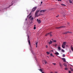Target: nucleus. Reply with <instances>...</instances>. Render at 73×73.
<instances>
[{
    "label": "nucleus",
    "instance_id": "12",
    "mask_svg": "<svg viewBox=\"0 0 73 73\" xmlns=\"http://www.w3.org/2000/svg\"><path fill=\"white\" fill-rule=\"evenodd\" d=\"M66 42H64L63 43V45L65 46V45H66Z\"/></svg>",
    "mask_w": 73,
    "mask_h": 73
},
{
    "label": "nucleus",
    "instance_id": "4",
    "mask_svg": "<svg viewBox=\"0 0 73 73\" xmlns=\"http://www.w3.org/2000/svg\"><path fill=\"white\" fill-rule=\"evenodd\" d=\"M36 21H37L39 23V24H40V23H41V20H38V19H36Z\"/></svg>",
    "mask_w": 73,
    "mask_h": 73
},
{
    "label": "nucleus",
    "instance_id": "45",
    "mask_svg": "<svg viewBox=\"0 0 73 73\" xmlns=\"http://www.w3.org/2000/svg\"><path fill=\"white\" fill-rule=\"evenodd\" d=\"M41 4H42V2H41Z\"/></svg>",
    "mask_w": 73,
    "mask_h": 73
},
{
    "label": "nucleus",
    "instance_id": "20",
    "mask_svg": "<svg viewBox=\"0 0 73 73\" xmlns=\"http://www.w3.org/2000/svg\"><path fill=\"white\" fill-rule=\"evenodd\" d=\"M70 69L71 71H72V72H73V69H72L71 67H70Z\"/></svg>",
    "mask_w": 73,
    "mask_h": 73
},
{
    "label": "nucleus",
    "instance_id": "35",
    "mask_svg": "<svg viewBox=\"0 0 73 73\" xmlns=\"http://www.w3.org/2000/svg\"><path fill=\"white\" fill-rule=\"evenodd\" d=\"M62 56H63V57H65V54H63V55Z\"/></svg>",
    "mask_w": 73,
    "mask_h": 73
},
{
    "label": "nucleus",
    "instance_id": "19",
    "mask_svg": "<svg viewBox=\"0 0 73 73\" xmlns=\"http://www.w3.org/2000/svg\"><path fill=\"white\" fill-rule=\"evenodd\" d=\"M44 61V62H45V64H47V63H48L46 61H45V60H44V61Z\"/></svg>",
    "mask_w": 73,
    "mask_h": 73
},
{
    "label": "nucleus",
    "instance_id": "52",
    "mask_svg": "<svg viewBox=\"0 0 73 73\" xmlns=\"http://www.w3.org/2000/svg\"><path fill=\"white\" fill-rule=\"evenodd\" d=\"M50 73H53L52 72H50Z\"/></svg>",
    "mask_w": 73,
    "mask_h": 73
},
{
    "label": "nucleus",
    "instance_id": "9",
    "mask_svg": "<svg viewBox=\"0 0 73 73\" xmlns=\"http://www.w3.org/2000/svg\"><path fill=\"white\" fill-rule=\"evenodd\" d=\"M49 35H50V37H52V36H53L52 34V32H50L49 33Z\"/></svg>",
    "mask_w": 73,
    "mask_h": 73
},
{
    "label": "nucleus",
    "instance_id": "21",
    "mask_svg": "<svg viewBox=\"0 0 73 73\" xmlns=\"http://www.w3.org/2000/svg\"><path fill=\"white\" fill-rule=\"evenodd\" d=\"M49 35V33H47L45 35V36H48V35Z\"/></svg>",
    "mask_w": 73,
    "mask_h": 73
},
{
    "label": "nucleus",
    "instance_id": "37",
    "mask_svg": "<svg viewBox=\"0 0 73 73\" xmlns=\"http://www.w3.org/2000/svg\"><path fill=\"white\" fill-rule=\"evenodd\" d=\"M37 44H38V42H37L36 43V45H37Z\"/></svg>",
    "mask_w": 73,
    "mask_h": 73
},
{
    "label": "nucleus",
    "instance_id": "8",
    "mask_svg": "<svg viewBox=\"0 0 73 73\" xmlns=\"http://www.w3.org/2000/svg\"><path fill=\"white\" fill-rule=\"evenodd\" d=\"M71 32H69V31H68V32H65L64 33V34H67V33H71Z\"/></svg>",
    "mask_w": 73,
    "mask_h": 73
},
{
    "label": "nucleus",
    "instance_id": "39",
    "mask_svg": "<svg viewBox=\"0 0 73 73\" xmlns=\"http://www.w3.org/2000/svg\"><path fill=\"white\" fill-rule=\"evenodd\" d=\"M42 12V10H41V11H40V12Z\"/></svg>",
    "mask_w": 73,
    "mask_h": 73
},
{
    "label": "nucleus",
    "instance_id": "51",
    "mask_svg": "<svg viewBox=\"0 0 73 73\" xmlns=\"http://www.w3.org/2000/svg\"><path fill=\"white\" fill-rule=\"evenodd\" d=\"M52 40H53V39H52Z\"/></svg>",
    "mask_w": 73,
    "mask_h": 73
},
{
    "label": "nucleus",
    "instance_id": "6",
    "mask_svg": "<svg viewBox=\"0 0 73 73\" xmlns=\"http://www.w3.org/2000/svg\"><path fill=\"white\" fill-rule=\"evenodd\" d=\"M53 42V41L50 40V42H48V44L49 45H50V44H52V43Z\"/></svg>",
    "mask_w": 73,
    "mask_h": 73
},
{
    "label": "nucleus",
    "instance_id": "22",
    "mask_svg": "<svg viewBox=\"0 0 73 73\" xmlns=\"http://www.w3.org/2000/svg\"><path fill=\"white\" fill-rule=\"evenodd\" d=\"M52 65H56V63H52Z\"/></svg>",
    "mask_w": 73,
    "mask_h": 73
},
{
    "label": "nucleus",
    "instance_id": "49",
    "mask_svg": "<svg viewBox=\"0 0 73 73\" xmlns=\"http://www.w3.org/2000/svg\"><path fill=\"white\" fill-rule=\"evenodd\" d=\"M52 57H54V56H53V55H52Z\"/></svg>",
    "mask_w": 73,
    "mask_h": 73
},
{
    "label": "nucleus",
    "instance_id": "5",
    "mask_svg": "<svg viewBox=\"0 0 73 73\" xmlns=\"http://www.w3.org/2000/svg\"><path fill=\"white\" fill-rule=\"evenodd\" d=\"M65 26H60V27H57L56 29H60V28H65Z\"/></svg>",
    "mask_w": 73,
    "mask_h": 73
},
{
    "label": "nucleus",
    "instance_id": "54",
    "mask_svg": "<svg viewBox=\"0 0 73 73\" xmlns=\"http://www.w3.org/2000/svg\"><path fill=\"white\" fill-rule=\"evenodd\" d=\"M72 66H73L72 65Z\"/></svg>",
    "mask_w": 73,
    "mask_h": 73
},
{
    "label": "nucleus",
    "instance_id": "47",
    "mask_svg": "<svg viewBox=\"0 0 73 73\" xmlns=\"http://www.w3.org/2000/svg\"><path fill=\"white\" fill-rule=\"evenodd\" d=\"M62 0H60V1H61Z\"/></svg>",
    "mask_w": 73,
    "mask_h": 73
},
{
    "label": "nucleus",
    "instance_id": "46",
    "mask_svg": "<svg viewBox=\"0 0 73 73\" xmlns=\"http://www.w3.org/2000/svg\"><path fill=\"white\" fill-rule=\"evenodd\" d=\"M36 48H37V45H36Z\"/></svg>",
    "mask_w": 73,
    "mask_h": 73
},
{
    "label": "nucleus",
    "instance_id": "32",
    "mask_svg": "<svg viewBox=\"0 0 73 73\" xmlns=\"http://www.w3.org/2000/svg\"><path fill=\"white\" fill-rule=\"evenodd\" d=\"M50 56H53V55L52 54V53H51V54H50Z\"/></svg>",
    "mask_w": 73,
    "mask_h": 73
},
{
    "label": "nucleus",
    "instance_id": "28",
    "mask_svg": "<svg viewBox=\"0 0 73 73\" xmlns=\"http://www.w3.org/2000/svg\"><path fill=\"white\" fill-rule=\"evenodd\" d=\"M53 41L54 42H57V41H56V40H53Z\"/></svg>",
    "mask_w": 73,
    "mask_h": 73
},
{
    "label": "nucleus",
    "instance_id": "27",
    "mask_svg": "<svg viewBox=\"0 0 73 73\" xmlns=\"http://www.w3.org/2000/svg\"><path fill=\"white\" fill-rule=\"evenodd\" d=\"M65 69L66 70H68V68H67V67H66L65 68Z\"/></svg>",
    "mask_w": 73,
    "mask_h": 73
},
{
    "label": "nucleus",
    "instance_id": "16",
    "mask_svg": "<svg viewBox=\"0 0 73 73\" xmlns=\"http://www.w3.org/2000/svg\"><path fill=\"white\" fill-rule=\"evenodd\" d=\"M71 49L72 51H73V47H72V46H71Z\"/></svg>",
    "mask_w": 73,
    "mask_h": 73
},
{
    "label": "nucleus",
    "instance_id": "31",
    "mask_svg": "<svg viewBox=\"0 0 73 73\" xmlns=\"http://www.w3.org/2000/svg\"><path fill=\"white\" fill-rule=\"evenodd\" d=\"M31 13H30V15H28V16H27V17H29V16H30V15H31Z\"/></svg>",
    "mask_w": 73,
    "mask_h": 73
},
{
    "label": "nucleus",
    "instance_id": "50",
    "mask_svg": "<svg viewBox=\"0 0 73 73\" xmlns=\"http://www.w3.org/2000/svg\"><path fill=\"white\" fill-rule=\"evenodd\" d=\"M55 73H57V72H55Z\"/></svg>",
    "mask_w": 73,
    "mask_h": 73
},
{
    "label": "nucleus",
    "instance_id": "26",
    "mask_svg": "<svg viewBox=\"0 0 73 73\" xmlns=\"http://www.w3.org/2000/svg\"><path fill=\"white\" fill-rule=\"evenodd\" d=\"M46 53H47V54H50V52H46Z\"/></svg>",
    "mask_w": 73,
    "mask_h": 73
},
{
    "label": "nucleus",
    "instance_id": "10",
    "mask_svg": "<svg viewBox=\"0 0 73 73\" xmlns=\"http://www.w3.org/2000/svg\"><path fill=\"white\" fill-rule=\"evenodd\" d=\"M62 48H65V46L62 44Z\"/></svg>",
    "mask_w": 73,
    "mask_h": 73
},
{
    "label": "nucleus",
    "instance_id": "48",
    "mask_svg": "<svg viewBox=\"0 0 73 73\" xmlns=\"http://www.w3.org/2000/svg\"><path fill=\"white\" fill-rule=\"evenodd\" d=\"M42 73H44V72H42Z\"/></svg>",
    "mask_w": 73,
    "mask_h": 73
},
{
    "label": "nucleus",
    "instance_id": "23",
    "mask_svg": "<svg viewBox=\"0 0 73 73\" xmlns=\"http://www.w3.org/2000/svg\"><path fill=\"white\" fill-rule=\"evenodd\" d=\"M61 51L62 52H65V51H64L63 49H62Z\"/></svg>",
    "mask_w": 73,
    "mask_h": 73
},
{
    "label": "nucleus",
    "instance_id": "24",
    "mask_svg": "<svg viewBox=\"0 0 73 73\" xmlns=\"http://www.w3.org/2000/svg\"><path fill=\"white\" fill-rule=\"evenodd\" d=\"M36 29V25H34V29Z\"/></svg>",
    "mask_w": 73,
    "mask_h": 73
},
{
    "label": "nucleus",
    "instance_id": "40",
    "mask_svg": "<svg viewBox=\"0 0 73 73\" xmlns=\"http://www.w3.org/2000/svg\"><path fill=\"white\" fill-rule=\"evenodd\" d=\"M46 48H48V46H46Z\"/></svg>",
    "mask_w": 73,
    "mask_h": 73
},
{
    "label": "nucleus",
    "instance_id": "42",
    "mask_svg": "<svg viewBox=\"0 0 73 73\" xmlns=\"http://www.w3.org/2000/svg\"><path fill=\"white\" fill-rule=\"evenodd\" d=\"M13 5V4H12L11 5ZM11 5H10V7H11Z\"/></svg>",
    "mask_w": 73,
    "mask_h": 73
},
{
    "label": "nucleus",
    "instance_id": "41",
    "mask_svg": "<svg viewBox=\"0 0 73 73\" xmlns=\"http://www.w3.org/2000/svg\"><path fill=\"white\" fill-rule=\"evenodd\" d=\"M47 57L48 58H49V56H47Z\"/></svg>",
    "mask_w": 73,
    "mask_h": 73
},
{
    "label": "nucleus",
    "instance_id": "17",
    "mask_svg": "<svg viewBox=\"0 0 73 73\" xmlns=\"http://www.w3.org/2000/svg\"><path fill=\"white\" fill-rule=\"evenodd\" d=\"M61 5H62V6H63V7H66V5H65L64 4H61Z\"/></svg>",
    "mask_w": 73,
    "mask_h": 73
},
{
    "label": "nucleus",
    "instance_id": "36",
    "mask_svg": "<svg viewBox=\"0 0 73 73\" xmlns=\"http://www.w3.org/2000/svg\"><path fill=\"white\" fill-rule=\"evenodd\" d=\"M68 73H71V71H69Z\"/></svg>",
    "mask_w": 73,
    "mask_h": 73
},
{
    "label": "nucleus",
    "instance_id": "34",
    "mask_svg": "<svg viewBox=\"0 0 73 73\" xmlns=\"http://www.w3.org/2000/svg\"><path fill=\"white\" fill-rule=\"evenodd\" d=\"M44 61V60H43L42 61V62L43 64H44V63H45V62Z\"/></svg>",
    "mask_w": 73,
    "mask_h": 73
},
{
    "label": "nucleus",
    "instance_id": "14",
    "mask_svg": "<svg viewBox=\"0 0 73 73\" xmlns=\"http://www.w3.org/2000/svg\"><path fill=\"white\" fill-rule=\"evenodd\" d=\"M58 49L59 50H61V47H58Z\"/></svg>",
    "mask_w": 73,
    "mask_h": 73
},
{
    "label": "nucleus",
    "instance_id": "11",
    "mask_svg": "<svg viewBox=\"0 0 73 73\" xmlns=\"http://www.w3.org/2000/svg\"><path fill=\"white\" fill-rule=\"evenodd\" d=\"M59 65H60V67H62V64H61V62H59Z\"/></svg>",
    "mask_w": 73,
    "mask_h": 73
},
{
    "label": "nucleus",
    "instance_id": "18",
    "mask_svg": "<svg viewBox=\"0 0 73 73\" xmlns=\"http://www.w3.org/2000/svg\"><path fill=\"white\" fill-rule=\"evenodd\" d=\"M55 54H57V55H58V54H59V53H58V52H55Z\"/></svg>",
    "mask_w": 73,
    "mask_h": 73
},
{
    "label": "nucleus",
    "instance_id": "3",
    "mask_svg": "<svg viewBox=\"0 0 73 73\" xmlns=\"http://www.w3.org/2000/svg\"><path fill=\"white\" fill-rule=\"evenodd\" d=\"M36 8H37L36 7H35L33 8V9H32V11L33 12L35 11V10H36Z\"/></svg>",
    "mask_w": 73,
    "mask_h": 73
},
{
    "label": "nucleus",
    "instance_id": "1",
    "mask_svg": "<svg viewBox=\"0 0 73 73\" xmlns=\"http://www.w3.org/2000/svg\"><path fill=\"white\" fill-rule=\"evenodd\" d=\"M39 11L40 10H37L35 14V17H38V16H40V14H38V13Z\"/></svg>",
    "mask_w": 73,
    "mask_h": 73
},
{
    "label": "nucleus",
    "instance_id": "7",
    "mask_svg": "<svg viewBox=\"0 0 73 73\" xmlns=\"http://www.w3.org/2000/svg\"><path fill=\"white\" fill-rule=\"evenodd\" d=\"M29 19L30 20H32L33 19V18L32 17V16H31L29 17Z\"/></svg>",
    "mask_w": 73,
    "mask_h": 73
},
{
    "label": "nucleus",
    "instance_id": "53",
    "mask_svg": "<svg viewBox=\"0 0 73 73\" xmlns=\"http://www.w3.org/2000/svg\"><path fill=\"white\" fill-rule=\"evenodd\" d=\"M67 46V45H66V46Z\"/></svg>",
    "mask_w": 73,
    "mask_h": 73
},
{
    "label": "nucleus",
    "instance_id": "13",
    "mask_svg": "<svg viewBox=\"0 0 73 73\" xmlns=\"http://www.w3.org/2000/svg\"><path fill=\"white\" fill-rule=\"evenodd\" d=\"M62 60H63L64 62H66V60L65 58H62Z\"/></svg>",
    "mask_w": 73,
    "mask_h": 73
},
{
    "label": "nucleus",
    "instance_id": "29",
    "mask_svg": "<svg viewBox=\"0 0 73 73\" xmlns=\"http://www.w3.org/2000/svg\"><path fill=\"white\" fill-rule=\"evenodd\" d=\"M64 65L65 66H66H66H67V65L66 64H64Z\"/></svg>",
    "mask_w": 73,
    "mask_h": 73
},
{
    "label": "nucleus",
    "instance_id": "2",
    "mask_svg": "<svg viewBox=\"0 0 73 73\" xmlns=\"http://www.w3.org/2000/svg\"><path fill=\"white\" fill-rule=\"evenodd\" d=\"M29 36H28V42L29 43V45H30V46L31 48V42H30V40H29Z\"/></svg>",
    "mask_w": 73,
    "mask_h": 73
},
{
    "label": "nucleus",
    "instance_id": "33",
    "mask_svg": "<svg viewBox=\"0 0 73 73\" xmlns=\"http://www.w3.org/2000/svg\"><path fill=\"white\" fill-rule=\"evenodd\" d=\"M45 10H43L42 11V12H45Z\"/></svg>",
    "mask_w": 73,
    "mask_h": 73
},
{
    "label": "nucleus",
    "instance_id": "44",
    "mask_svg": "<svg viewBox=\"0 0 73 73\" xmlns=\"http://www.w3.org/2000/svg\"><path fill=\"white\" fill-rule=\"evenodd\" d=\"M60 1V0H58V1Z\"/></svg>",
    "mask_w": 73,
    "mask_h": 73
},
{
    "label": "nucleus",
    "instance_id": "43",
    "mask_svg": "<svg viewBox=\"0 0 73 73\" xmlns=\"http://www.w3.org/2000/svg\"><path fill=\"white\" fill-rule=\"evenodd\" d=\"M25 20L26 21H27V19H26Z\"/></svg>",
    "mask_w": 73,
    "mask_h": 73
},
{
    "label": "nucleus",
    "instance_id": "15",
    "mask_svg": "<svg viewBox=\"0 0 73 73\" xmlns=\"http://www.w3.org/2000/svg\"><path fill=\"white\" fill-rule=\"evenodd\" d=\"M68 1H69L70 3H73V2L71 0H68Z\"/></svg>",
    "mask_w": 73,
    "mask_h": 73
},
{
    "label": "nucleus",
    "instance_id": "25",
    "mask_svg": "<svg viewBox=\"0 0 73 73\" xmlns=\"http://www.w3.org/2000/svg\"><path fill=\"white\" fill-rule=\"evenodd\" d=\"M39 70V71H40V72H42V70L41 69H40Z\"/></svg>",
    "mask_w": 73,
    "mask_h": 73
},
{
    "label": "nucleus",
    "instance_id": "38",
    "mask_svg": "<svg viewBox=\"0 0 73 73\" xmlns=\"http://www.w3.org/2000/svg\"><path fill=\"white\" fill-rule=\"evenodd\" d=\"M59 16V15H58L57 16H56V17H58Z\"/></svg>",
    "mask_w": 73,
    "mask_h": 73
},
{
    "label": "nucleus",
    "instance_id": "30",
    "mask_svg": "<svg viewBox=\"0 0 73 73\" xmlns=\"http://www.w3.org/2000/svg\"><path fill=\"white\" fill-rule=\"evenodd\" d=\"M57 44H55V45H54V46H57Z\"/></svg>",
    "mask_w": 73,
    "mask_h": 73
},
{
    "label": "nucleus",
    "instance_id": "55",
    "mask_svg": "<svg viewBox=\"0 0 73 73\" xmlns=\"http://www.w3.org/2000/svg\"><path fill=\"white\" fill-rule=\"evenodd\" d=\"M73 1V0H72Z\"/></svg>",
    "mask_w": 73,
    "mask_h": 73
}]
</instances>
